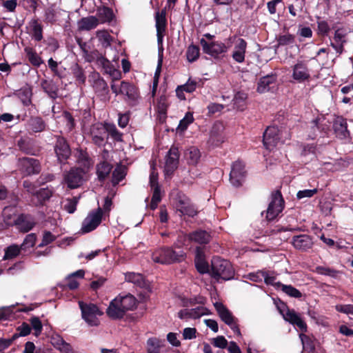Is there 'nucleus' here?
<instances>
[{
	"instance_id": "nucleus-13",
	"label": "nucleus",
	"mask_w": 353,
	"mask_h": 353,
	"mask_svg": "<svg viewBox=\"0 0 353 353\" xmlns=\"http://www.w3.org/2000/svg\"><path fill=\"white\" fill-rule=\"evenodd\" d=\"M17 167L23 176H29L39 173L41 170L40 163L34 158L23 157L18 160Z\"/></svg>"
},
{
	"instance_id": "nucleus-40",
	"label": "nucleus",
	"mask_w": 353,
	"mask_h": 353,
	"mask_svg": "<svg viewBox=\"0 0 353 353\" xmlns=\"http://www.w3.org/2000/svg\"><path fill=\"white\" fill-rule=\"evenodd\" d=\"M24 52L28 61L32 65L39 67L43 63V61L40 56L37 54L36 51L31 47H26Z\"/></svg>"
},
{
	"instance_id": "nucleus-16",
	"label": "nucleus",
	"mask_w": 353,
	"mask_h": 353,
	"mask_svg": "<svg viewBox=\"0 0 353 353\" xmlns=\"http://www.w3.org/2000/svg\"><path fill=\"white\" fill-rule=\"evenodd\" d=\"M279 310L285 321L289 322L293 325L297 326V327L303 332H305L307 331V325L299 314L296 313L294 310H290L288 308L283 310L282 309H279Z\"/></svg>"
},
{
	"instance_id": "nucleus-39",
	"label": "nucleus",
	"mask_w": 353,
	"mask_h": 353,
	"mask_svg": "<svg viewBox=\"0 0 353 353\" xmlns=\"http://www.w3.org/2000/svg\"><path fill=\"white\" fill-rule=\"evenodd\" d=\"M120 301V305L123 309H125L126 312L132 310L136 307L137 300L131 294L125 295L123 296H117Z\"/></svg>"
},
{
	"instance_id": "nucleus-7",
	"label": "nucleus",
	"mask_w": 353,
	"mask_h": 353,
	"mask_svg": "<svg viewBox=\"0 0 353 353\" xmlns=\"http://www.w3.org/2000/svg\"><path fill=\"white\" fill-rule=\"evenodd\" d=\"M210 235L205 230H197L189 234H182L178 237L176 246L181 248L188 246L187 242L194 241L199 244H206L210 241Z\"/></svg>"
},
{
	"instance_id": "nucleus-64",
	"label": "nucleus",
	"mask_w": 353,
	"mask_h": 353,
	"mask_svg": "<svg viewBox=\"0 0 353 353\" xmlns=\"http://www.w3.org/2000/svg\"><path fill=\"white\" fill-rule=\"evenodd\" d=\"M212 345L219 348H225L228 345V341L223 336H219L216 338H214L212 341Z\"/></svg>"
},
{
	"instance_id": "nucleus-15",
	"label": "nucleus",
	"mask_w": 353,
	"mask_h": 353,
	"mask_svg": "<svg viewBox=\"0 0 353 353\" xmlns=\"http://www.w3.org/2000/svg\"><path fill=\"white\" fill-rule=\"evenodd\" d=\"M279 130L276 126H269L263 134V144L266 149L272 150L280 143Z\"/></svg>"
},
{
	"instance_id": "nucleus-12",
	"label": "nucleus",
	"mask_w": 353,
	"mask_h": 353,
	"mask_svg": "<svg viewBox=\"0 0 353 353\" xmlns=\"http://www.w3.org/2000/svg\"><path fill=\"white\" fill-rule=\"evenodd\" d=\"M103 210L101 208L90 211L82 222L81 231L88 233L94 230L101 223Z\"/></svg>"
},
{
	"instance_id": "nucleus-45",
	"label": "nucleus",
	"mask_w": 353,
	"mask_h": 353,
	"mask_svg": "<svg viewBox=\"0 0 353 353\" xmlns=\"http://www.w3.org/2000/svg\"><path fill=\"white\" fill-rule=\"evenodd\" d=\"M277 285L280 287L283 292L291 297L300 298L302 296L301 292L291 285H284L281 283H278Z\"/></svg>"
},
{
	"instance_id": "nucleus-24",
	"label": "nucleus",
	"mask_w": 353,
	"mask_h": 353,
	"mask_svg": "<svg viewBox=\"0 0 353 353\" xmlns=\"http://www.w3.org/2000/svg\"><path fill=\"white\" fill-rule=\"evenodd\" d=\"M126 311L121 307L119 299L117 296L110 303L106 310L107 315L112 319H119L124 316Z\"/></svg>"
},
{
	"instance_id": "nucleus-34",
	"label": "nucleus",
	"mask_w": 353,
	"mask_h": 353,
	"mask_svg": "<svg viewBox=\"0 0 353 353\" xmlns=\"http://www.w3.org/2000/svg\"><path fill=\"white\" fill-rule=\"evenodd\" d=\"M195 265L198 272L201 274L208 273L210 272L208 263L205 260L199 248H196Z\"/></svg>"
},
{
	"instance_id": "nucleus-29",
	"label": "nucleus",
	"mask_w": 353,
	"mask_h": 353,
	"mask_svg": "<svg viewBox=\"0 0 353 353\" xmlns=\"http://www.w3.org/2000/svg\"><path fill=\"white\" fill-rule=\"evenodd\" d=\"M74 157L77 162L83 167V169L88 170L92 165V162L85 150L78 148L74 151Z\"/></svg>"
},
{
	"instance_id": "nucleus-62",
	"label": "nucleus",
	"mask_w": 353,
	"mask_h": 353,
	"mask_svg": "<svg viewBox=\"0 0 353 353\" xmlns=\"http://www.w3.org/2000/svg\"><path fill=\"white\" fill-rule=\"evenodd\" d=\"M277 41L280 46L292 44L294 41V37L290 34L280 35L277 39Z\"/></svg>"
},
{
	"instance_id": "nucleus-51",
	"label": "nucleus",
	"mask_w": 353,
	"mask_h": 353,
	"mask_svg": "<svg viewBox=\"0 0 353 353\" xmlns=\"http://www.w3.org/2000/svg\"><path fill=\"white\" fill-rule=\"evenodd\" d=\"M45 92L52 99H56L58 96V88L53 82H46L43 84Z\"/></svg>"
},
{
	"instance_id": "nucleus-18",
	"label": "nucleus",
	"mask_w": 353,
	"mask_h": 353,
	"mask_svg": "<svg viewBox=\"0 0 353 353\" xmlns=\"http://www.w3.org/2000/svg\"><path fill=\"white\" fill-rule=\"evenodd\" d=\"M245 174V165L241 161H236L233 163L232 170L230 174V180L234 186H239Z\"/></svg>"
},
{
	"instance_id": "nucleus-43",
	"label": "nucleus",
	"mask_w": 353,
	"mask_h": 353,
	"mask_svg": "<svg viewBox=\"0 0 353 353\" xmlns=\"http://www.w3.org/2000/svg\"><path fill=\"white\" fill-rule=\"evenodd\" d=\"M299 338L303 345V350L307 352H313L315 350L314 340L310 336L301 333Z\"/></svg>"
},
{
	"instance_id": "nucleus-38",
	"label": "nucleus",
	"mask_w": 353,
	"mask_h": 353,
	"mask_svg": "<svg viewBox=\"0 0 353 353\" xmlns=\"http://www.w3.org/2000/svg\"><path fill=\"white\" fill-rule=\"evenodd\" d=\"M29 25L31 28L32 37L37 41H41L43 39V29L38 19H32Z\"/></svg>"
},
{
	"instance_id": "nucleus-59",
	"label": "nucleus",
	"mask_w": 353,
	"mask_h": 353,
	"mask_svg": "<svg viewBox=\"0 0 353 353\" xmlns=\"http://www.w3.org/2000/svg\"><path fill=\"white\" fill-rule=\"evenodd\" d=\"M247 99V94L242 92H238L233 99L234 104L237 109H243L244 101Z\"/></svg>"
},
{
	"instance_id": "nucleus-44",
	"label": "nucleus",
	"mask_w": 353,
	"mask_h": 353,
	"mask_svg": "<svg viewBox=\"0 0 353 353\" xmlns=\"http://www.w3.org/2000/svg\"><path fill=\"white\" fill-rule=\"evenodd\" d=\"M104 125L107 135H110L116 141H122L123 134L117 129L114 124L105 123Z\"/></svg>"
},
{
	"instance_id": "nucleus-56",
	"label": "nucleus",
	"mask_w": 353,
	"mask_h": 353,
	"mask_svg": "<svg viewBox=\"0 0 353 353\" xmlns=\"http://www.w3.org/2000/svg\"><path fill=\"white\" fill-rule=\"evenodd\" d=\"M97 37L99 39L101 44L107 47L111 44V36L106 30H98L96 32Z\"/></svg>"
},
{
	"instance_id": "nucleus-10",
	"label": "nucleus",
	"mask_w": 353,
	"mask_h": 353,
	"mask_svg": "<svg viewBox=\"0 0 353 353\" xmlns=\"http://www.w3.org/2000/svg\"><path fill=\"white\" fill-rule=\"evenodd\" d=\"M284 200L280 191L272 194L271 201L266 210V219L268 221L274 220L283 211Z\"/></svg>"
},
{
	"instance_id": "nucleus-11",
	"label": "nucleus",
	"mask_w": 353,
	"mask_h": 353,
	"mask_svg": "<svg viewBox=\"0 0 353 353\" xmlns=\"http://www.w3.org/2000/svg\"><path fill=\"white\" fill-rule=\"evenodd\" d=\"M214 305L221 319L227 324L236 334L241 336V334L237 325L236 319L233 316L232 313L221 303L216 302L214 303Z\"/></svg>"
},
{
	"instance_id": "nucleus-1",
	"label": "nucleus",
	"mask_w": 353,
	"mask_h": 353,
	"mask_svg": "<svg viewBox=\"0 0 353 353\" xmlns=\"http://www.w3.org/2000/svg\"><path fill=\"white\" fill-rule=\"evenodd\" d=\"M211 274L216 280L228 281L234 276V270L231 263L219 256L213 257L211 261Z\"/></svg>"
},
{
	"instance_id": "nucleus-35",
	"label": "nucleus",
	"mask_w": 353,
	"mask_h": 353,
	"mask_svg": "<svg viewBox=\"0 0 353 353\" xmlns=\"http://www.w3.org/2000/svg\"><path fill=\"white\" fill-rule=\"evenodd\" d=\"M276 78L274 76H266L262 77L259 83L257 86V91L260 93H263L269 91L272 85L275 83Z\"/></svg>"
},
{
	"instance_id": "nucleus-37",
	"label": "nucleus",
	"mask_w": 353,
	"mask_h": 353,
	"mask_svg": "<svg viewBox=\"0 0 353 353\" xmlns=\"http://www.w3.org/2000/svg\"><path fill=\"white\" fill-rule=\"evenodd\" d=\"M97 15L99 23L110 22L113 18L112 10L105 6L98 8Z\"/></svg>"
},
{
	"instance_id": "nucleus-9",
	"label": "nucleus",
	"mask_w": 353,
	"mask_h": 353,
	"mask_svg": "<svg viewBox=\"0 0 353 353\" xmlns=\"http://www.w3.org/2000/svg\"><path fill=\"white\" fill-rule=\"evenodd\" d=\"M174 205L181 215H188L194 216L197 214V210L194 205L190 202V200L185 194L179 192L174 199Z\"/></svg>"
},
{
	"instance_id": "nucleus-31",
	"label": "nucleus",
	"mask_w": 353,
	"mask_h": 353,
	"mask_svg": "<svg viewBox=\"0 0 353 353\" xmlns=\"http://www.w3.org/2000/svg\"><path fill=\"white\" fill-rule=\"evenodd\" d=\"M46 128V123L41 117H31L27 122L26 129L32 132H41Z\"/></svg>"
},
{
	"instance_id": "nucleus-47",
	"label": "nucleus",
	"mask_w": 353,
	"mask_h": 353,
	"mask_svg": "<svg viewBox=\"0 0 353 353\" xmlns=\"http://www.w3.org/2000/svg\"><path fill=\"white\" fill-rule=\"evenodd\" d=\"M126 175L125 168L123 166H117L112 172V183L114 185L118 184Z\"/></svg>"
},
{
	"instance_id": "nucleus-60",
	"label": "nucleus",
	"mask_w": 353,
	"mask_h": 353,
	"mask_svg": "<svg viewBox=\"0 0 353 353\" xmlns=\"http://www.w3.org/2000/svg\"><path fill=\"white\" fill-rule=\"evenodd\" d=\"M30 322L32 327L34 330V334L36 336H39L41 334L43 328V325L39 318L37 316L32 317L30 320Z\"/></svg>"
},
{
	"instance_id": "nucleus-58",
	"label": "nucleus",
	"mask_w": 353,
	"mask_h": 353,
	"mask_svg": "<svg viewBox=\"0 0 353 353\" xmlns=\"http://www.w3.org/2000/svg\"><path fill=\"white\" fill-rule=\"evenodd\" d=\"M79 197L74 196L68 199L64 205V209L70 214L74 213L77 210V205L79 202Z\"/></svg>"
},
{
	"instance_id": "nucleus-50",
	"label": "nucleus",
	"mask_w": 353,
	"mask_h": 353,
	"mask_svg": "<svg viewBox=\"0 0 353 353\" xmlns=\"http://www.w3.org/2000/svg\"><path fill=\"white\" fill-rule=\"evenodd\" d=\"M52 195V190L48 188H41L37 190L35 196L38 199V201L40 203L42 202L48 200Z\"/></svg>"
},
{
	"instance_id": "nucleus-17",
	"label": "nucleus",
	"mask_w": 353,
	"mask_h": 353,
	"mask_svg": "<svg viewBox=\"0 0 353 353\" xmlns=\"http://www.w3.org/2000/svg\"><path fill=\"white\" fill-rule=\"evenodd\" d=\"M54 152L60 163L65 161L71 155V150L65 139L58 137L54 145Z\"/></svg>"
},
{
	"instance_id": "nucleus-32",
	"label": "nucleus",
	"mask_w": 353,
	"mask_h": 353,
	"mask_svg": "<svg viewBox=\"0 0 353 353\" xmlns=\"http://www.w3.org/2000/svg\"><path fill=\"white\" fill-rule=\"evenodd\" d=\"M53 346L62 353H75L70 344L66 343L60 336H53L51 339Z\"/></svg>"
},
{
	"instance_id": "nucleus-14",
	"label": "nucleus",
	"mask_w": 353,
	"mask_h": 353,
	"mask_svg": "<svg viewBox=\"0 0 353 353\" xmlns=\"http://www.w3.org/2000/svg\"><path fill=\"white\" fill-rule=\"evenodd\" d=\"M292 77L298 83H303L310 79V70L308 68V61L305 60L297 61L292 66Z\"/></svg>"
},
{
	"instance_id": "nucleus-2",
	"label": "nucleus",
	"mask_w": 353,
	"mask_h": 353,
	"mask_svg": "<svg viewBox=\"0 0 353 353\" xmlns=\"http://www.w3.org/2000/svg\"><path fill=\"white\" fill-rule=\"evenodd\" d=\"M185 256L183 251L176 252L170 248H162L156 250L152 255L154 262L161 264H170L180 261Z\"/></svg>"
},
{
	"instance_id": "nucleus-33",
	"label": "nucleus",
	"mask_w": 353,
	"mask_h": 353,
	"mask_svg": "<svg viewBox=\"0 0 353 353\" xmlns=\"http://www.w3.org/2000/svg\"><path fill=\"white\" fill-rule=\"evenodd\" d=\"M185 157L189 165H195L201 159L200 150L195 146H191L186 150Z\"/></svg>"
},
{
	"instance_id": "nucleus-41",
	"label": "nucleus",
	"mask_w": 353,
	"mask_h": 353,
	"mask_svg": "<svg viewBox=\"0 0 353 353\" xmlns=\"http://www.w3.org/2000/svg\"><path fill=\"white\" fill-rule=\"evenodd\" d=\"M112 165L106 161H102L97 165V174L100 181H103L112 170Z\"/></svg>"
},
{
	"instance_id": "nucleus-48",
	"label": "nucleus",
	"mask_w": 353,
	"mask_h": 353,
	"mask_svg": "<svg viewBox=\"0 0 353 353\" xmlns=\"http://www.w3.org/2000/svg\"><path fill=\"white\" fill-rule=\"evenodd\" d=\"M92 86L97 93L103 94L108 92V85L106 82L100 77H98L94 81Z\"/></svg>"
},
{
	"instance_id": "nucleus-28",
	"label": "nucleus",
	"mask_w": 353,
	"mask_h": 353,
	"mask_svg": "<svg viewBox=\"0 0 353 353\" xmlns=\"http://www.w3.org/2000/svg\"><path fill=\"white\" fill-rule=\"evenodd\" d=\"M98 25L99 20L94 16L83 17L77 22V27L79 31H89L94 29Z\"/></svg>"
},
{
	"instance_id": "nucleus-61",
	"label": "nucleus",
	"mask_w": 353,
	"mask_h": 353,
	"mask_svg": "<svg viewBox=\"0 0 353 353\" xmlns=\"http://www.w3.org/2000/svg\"><path fill=\"white\" fill-rule=\"evenodd\" d=\"M56 239V236L52 234L49 231H45L43 234V238L41 243L39 245V247H43L46 246L53 241H54Z\"/></svg>"
},
{
	"instance_id": "nucleus-57",
	"label": "nucleus",
	"mask_w": 353,
	"mask_h": 353,
	"mask_svg": "<svg viewBox=\"0 0 353 353\" xmlns=\"http://www.w3.org/2000/svg\"><path fill=\"white\" fill-rule=\"evenodd\" d=\"M194 121L193 114L190 112H188L185 117L180 121L178 125V129L181 131L185 130L188 125Z\"/></svg>"
},
{
	"instance_id": "nucleus-20",
	"label": "nucleus",
	"mask_w": 353,
	"mask_h": 353,
	"mask_svg": "<svg viewBox=\"0 0 353 353\" xmlns=\"http://www.w3.org/2000/svg\"><path fill=\"white\" fill-rule=\"evenodd\" d=\"M179 153L176 148L172 147L170 149L165 159V174L171 175L177 168L179 163Z\"/></svg>"
},
{
	"instance_id": "nucleus-4",
	"label": "nucleus",
	"mask_w": 353,
	"mask_h": 353,
	"mask_svg": "<svg viewBox=\"0 0 353 353\" xmlns=\"http://www.w3.org/2000/svg\"><path fill=\"white\" fill-rule=\"evenodd\" d=\"M200 43L204 53L212 57L214 59H219L228 52L229 46L220 41L208 43L202 38Z\"/></svg>"
},
{
	"instance_id": "nucleus-21",
	"label": "nucleus",
	"mask_w": 353,
	"mask_h": 353,
	"mask_svg": "<svg viewBox=\"0 0 353 353\" xmlns=\"http://www.w3.org/2000/svg\"><path fill=\"white\" fill-rule=\"evenodd\" d=\"M333 129L336 136L341 139H347L350 133L347 130V120L343 117H337L333 122Z\"/></svg>"
},
{
	"instance_id": "nucleus-46",
	"label": "nucleus",
	"mask_w": 353,
	"mask_h": 353,
	"mask_svg": "<svg viewBox=\"0 0 353 353\" xmlns=\"http://www.w3.org/2000/svg\"><path fill=\"white\" fill-rule=\"evenodd\" d=\"M169 105V103L167 100V98L165 96H161L157 104V110L158 113L159 114L161 118L163 117L165 118L167 114V110Z\"/></svg>"
},
{
	"instance_id": "nucleus-55",
	"label": "nucleus",
	"mask_w": 353,
	"mask_h": 353,
	"mask_svg": "<svg viewBox=\"0 0 353 353\" xmlns=\"http://www.w3.org/2000/svg\"><path fill=\"white\" fill-rule=\"evenodd\" d=\"M153 194L151 200L150 207L152 210H154L158 203L161 201V188L159 185H156L155 187H151Z\"/></svg>"
},
{
	"instance_id": "nucleus-6",
	"label": "nucleus",
	"mask_w": 353,
	"mask_h": 353,
	"mask_svg": "<svg viewBox=\"0 0 353 353\" xmlns=\"http://www.w3.org/2000/svg\"><path fill=\"white\" fill-rule=\"evenodd\" d=\"M228 41L233 46L231 54L233 60L238 63H243L248 47L247 41L237 35L230 37Z\"/></svg>"
},
{
	"instance_id": "nucleus-42",
	"label": "nucleus",
	"mask_w": 353,
	"mask_h": 353,
	"mask_svg": "<svg viewBox=\"0 0 353 353\" xmlns=\"http://www.w3.org/2000/svg\"><path fill=\"white\" fill-rule=\"evenodd\" d=\"M125 279L128 282L133 283L134 284L143 288L145 286V279L142 274L134 272H128L125 274Z\"/></svg>"
},
{
	"instance_id": "nucleus-30",
	"label": "nucleus",
	"mask_w": 353,
	"mask_h": 353,
	"mask_svg": "<svg viewBox=\"0 0 353 353\" xmlns=\"http://www.w3.org/2000/svg\"><path fill=\"white\" fill-rule=\"evenodd\" d=\"M2 216L3 221L6 225H12L17 223L18 217H17V209L15 206L5 207Z\"/></svg>"
},
{
	"instance_id": "nucleus-3",
	"label": "nucleus",
	"mask_w": 353,
	"mask_h": 353,
	"mask_svg": "<svg viewBox=\"0 0 353 353\" xmlns=\"http://www.w3.org/2000/svg\"><path fill=\"white\" fill-rule=\"evenodd\" d=\"M79 305L81 312V317L89 326H98L100 323L99 316L103 314V312L93 303H87L79 301Z\"/></svg>"
},
{
	"instance_id": "nucleus-22",
	"label": "nucleus",
	"mask_w": 353,
	"mask_h": 353,
	"mask_svg": "<svg viewBox=\"0 0 353 353\" xmlns=\"http://www.w3.org/2000/svg\"><path fill=\"white\" fill-rule=\"evenodd\" d=\"M209 314V310L203 307V306H199L195 308L192 309H183L180 310L178 312V316L181 319H199L202 316L207 315Z\"/></svg>"
},
{
	"instance_id": "nucleus-49",
	"label": "nucleus",
	"mask_w": 353,
	"mask_h": 353,
	"mask_svg": "<svg viewBox=\"0 0 353 353\" xmlns=\"http://www.w3.org/2000/svg\"><path fill=\"white\" fill-rule=\"evenodd\" d=\"M36 241L37 236L34 233L28 234L20 246L21 250L26 252L30 248H33L35 245Z\"/></svg>"
},
{
	"instance_id": "nucleus-52",
	"label": "nucleus",
	"mask_w": 353,
	"mask_h": 353,
	"mask_svg": "<svg viewBox=\"0 0 353 353\" xmlns=\"http://www.w3.org/2000/svg\"><path fill=\"white\" fill-rule=\"evenodd\" d=\"M315 272L319 274L329 276L332 278H336L339 274V271L325 266L316 267Z\"/></svg>"
},
{
	"instance_id": "nucleus-5",
	"label": "nucleus",
	"mask_w": 353,
	"mask_h": 353,
	"mask_svg": "<svg viewBox=\"0 0 353 353\" xmlns=\"http://www.w3.org/2000/svg\"><path fill=\"white\" fill-rule=\"evenodd\" d=\"M111 89L116 95L122 94L126 97L130 103H134L139 97L137 88L132 83L123 81L120 85L115 83L111 84Z\"/></svg>"
},
{
	"instance_id": "nucleus-19",
	"label": "nucleus",
	"mask_w": 353,
	"mask_h": 353,
	"mask_svg": "<svg viewBox=\"0 0 353 353\" xmlns=\"http://www.w3.org/2000/svg\"><path fill=\"white\" fill-rule=\"evenodd\" d=\"M165 15V10H163L161 12H156L155 14V26L157 29V37L159 48H161V47H163V37L166 27Z\"/></svg>"
},
{
	"instance_id": "nucleus-36",
	"label": "nucleus",
	"mask_w": 353,
	"mask_h": 353,
	"mask_svg": "<svg viewBox=\"0 0 353 353\" xmlns=\"http://www.w3.org/2000/svg\"><path fill=\"white\" fill-rule=\"evenodd\" d=\"M164 341L156 337L149 338L146 343L147 353H160V348L163 346Z\"/></svg>"
},
{
	"instance_id": "nucleus-63",
	"label": "nucleus",
	"mask_w": 353,
	"mask_h": 353,
	"mask_svg": "<svg viewBox=\"0 0 353 353\" xmlns=\"http://www.w3.org/2000/svg\"><path fill=\"white\" fill-rule=\"evenodd\" d=\"M318 190L316 188L312 190H299L296 194V197L298 199H303L304 198H311L315 194H316Z\"/></svg>"
},
{
	"instance_id": "nucleus-25",
	"label": "nucleus",
	"mask_w": 353,
	"mask_h": 353,
	"mask_svg": "<svg viewBox=\"0 0 353 353\" xmlns=\"http://www.w3.org/2000/svg\"><path fill=\"white\" fill-rule=\"evenodd\" d=\"M292 243L296 250L301 251H307L313 245L312 238L307 234L294 236L292 239Z\"/></svg>"
},
{
	"instance_id": "nucleus-26",
	"label": "nucleus",
	"mask_w": 353,
	"mask_h": 353,
	"mask_svg": "<svg viewBox=\"0 0 353 353\" xmlns=\"http://www.w3.org/2000/svg\"><path fill=\"white\" fill-rule=\"evenodd\" d=\"M222 125L221 124H215L210 134L208 144L212 147H217L225 141V137L221 132Z\"/></svg>"
},
{
	"instance_id": "nucleus-23",
	"label": "nucleus",
	"mask_w": 353,
	"mask_h": 353,
	"mask_svg": "<svg viewBox=\"0 0 353 353\" xmlns=\"http://www.w3.org/2000/svg\"><path fill=\"white\" fill-rule=\"evenodd\" d=\"M91 136L94 144L98 146L103 145L108 137L105 125L101 123L94 125L91 129Z\"/></svg>"
},
{
	"instance_id": "nucleus-54",
	"label": "nucleus",
	"mask_w": 353,
	"mask_h": 353,
	"mask_svg": "<svg viewBox=\"0 0 353 353\" xmlns=\"http://www.w3.org/2000/svg\"><path fill=\"white\" fill-rule=\"evenodd\" d=\"M186 57L189 62L195 61L199 57V48L198 46L191 45L188 48Z\"/></svg>"
},
{
	"instance_id": "nucleus-8",
	"label": "nucleus",
	"mask_w": 353,
	"mask_h": 353,
	"mask_svg": "<svg viewBox=\"0 0 353 353\" xmlns=\"http://www.w3.org/2000/svg\"><path fill=\"white\" fill-rule=\"evenodd\" d=\"M87 171L79 168H72L63 174V181L70 189L77 188L83 184Z\"/></svg>"
},
{
	"instance_id": "nucleus-27",
	"label": "nucleus",
	"mask_w": 353,
	"mask_h": 353,
	"mask_svg": "<svg viewBox=\"0 0 353 353\" xmlns=\"http://www.w3.org/2000/svg\"><path fill=\"white\" fill-rule=\"evenodd\" d=\"M35 224L34 219L32 216L24 214L18 216V221L16 223L19 230L23 232H28L31 230Z\"/></svg>"
},
{
	"instance_id": "nucleus-53",
	"label": "nucleus",
	"mask_w": 353,
	"mask_h": 353,
	"mask_svg": "<svg viewBox=\"0 0 353 353\" xmlns=\"http://www.w3.org/2000/svg\"><path fill=\"white\" fill-rule=\"evenodd\" d=\"M21 250V247L17 245H11L5 250L3 259H10L16 257Z\"/></svg>"
}]
</instances>
